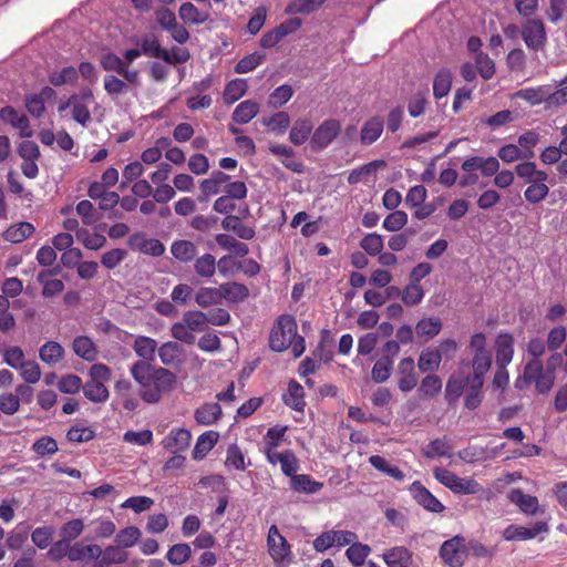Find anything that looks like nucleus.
Returning a JSON list of instances; mask_svg holds the SVG:
<instances>
[{
  "label": "nucleus",
  "mask_w": 567,
  "mask_h": 567,
  "mask_svg": "<svg viewBox=\"0 0 567 567\" xmlns=\"http://www.w3.org/2000/svg\"><path fill=\"white\" fill-rule=\"evenodd\" d=\"M131 375L138 384V395L146 403H157L164 394L171 393L177 385V375L164 367L136 361L130 368Z\"/></svg>",
  "instance_id": "1"
},
{
  "label": "nucleus",
  "mask_w": 567,
  "mask_h": 567,
  "mask_svg": "<svg viewBox=\"0 0 567 567\" xmlns=\"http://www.w3.org/2000/svg\"><path fill=\"white\" fill-rule=\"evenodd\" d=\"M298 330L295 318L290 315H282L278 318L277 326L270 333L269 346L274 351L282 352L291 346Z\"/></svg>",
  "instance_id": "2"
},
{
  "label": "nucleus",
  "mask_w": 567,
  "mask_h": 567,
  "mask_svg": "<svg viewBox=\"0 0 567 567\" xmlns=\"http://www.w3.org/2000/svg\"><path fill=\"white\" fill-rule=\"evenodd\" d=\"M268 554L277 565H288L292 558L291 545L284 537L277 525H271L267 535Z\"/></svg>",
  "instance_id": "3"
},
{
  "label": "nucleus",
  "mask_w": 567,
  "mask_h": 567,
  "mask_svg": "<svg viewBox=\"0 0 567 567\" xmlns=\"http://www.w3.org/2000/svg\"><path fill=\"white\" fill-rule=\"evenodd\" d=\"M520 35L526 47L534 52L544 50L547 43L546 27L540 19H527L522 24Z\"/></svg>",
  "instance_id": "4"
},
{
  "label": "nucleus",
  "mask_w": 567,
  "mask_h": 567,
  "mask_svg": "<svg viewBox=\"0 0 567 567\" xmlns=\"http://www.w3.org/2000/svg\"><path fill=\"white\" fill-rule=\"evenodd\" d=\"M440 557L450 567H462L467 557L464 537L455 536L445 540L440 547Z\"/></svg>",
  "instance_id": "5"
},
{
  "label": "nucleus",
  "mask_w": 567,
  "mask_h": 567,
  "mask_svg": "<svg viewBox=\"0 0 567 567\" xmlns=\"http://www.w3.org/2000/svg\"><path fill=\"white\" fill-rule=\"evenodd\" d=\"M341 124L338 120L328 118L323 121L311 136V147L316 151L324 150L339 135Z\"/></svg>",
  "instance_id": "6"
},
{
  "label": "nucleus",
  "mask_w": 567,
  "mask_h": 567,
  "mask_svg": "<svg viewBox=\"0 0 567 567\" xmlns=\"http://www.w3.org/2000/svg\"><path fill=\"white\" fill-rule=\"evenodd\" d=\"M302 22L299 18H291L278 27L267 31L260 39V47L264 49H271L276 47L285 37L297 31Z\"/></svg>",
  "instance_id": "7"
},
{
  "label": "nucleus",
  "mask_w": 567,
  "mask_h": 567,
  "mask_svg": "<svg viewBox=\"0 0 567 567\" xmlns=\"http://www.w3.org/2000/svg\"><path fill=\"white\" fill-rule=\"evenodd\" d=\"M548 532L549 526L547 522H536L530 527L512 524L503 530V538L507 542L529 540L539 534Z\"/></svg>",
  "instance_id": "8"
},
{
  "label": "nucleus",
  "mask_w": 567,
  "mask_h": 567,
  "mask_svg": "<svg viewBox=\"0 0 567 567\" xmlns=\"http://www.w3.org/2000/svg\"><path fill=\"white\" fill-rule=\"evenodd\" d=\"M398 388L401 392L412 391L419 382V375L415 371L413 358L406 357L400 360L396 368Z\"/></svg>",
  "instance_id": "9"
},
{
  "label": "nucleus",
  "mask_w": 567,
  "mask_h": 567,
  "mask_svg": "<svg viewBox=\"0 0 567 567\" xmlns=\"http://www.w3.org/2000/svg\"><path fill=\"white\" fill-rule=\"evenodd\" d=\"M413 499L431 513H442L444 505L419 481H414L409 488Z\"/></svg>",
  "instance_id": "10"
},
{
  "label": "nucleus",
  "mask_w": 567,
  "mask_h": 567,
  "mask_svg": "<svg viewBox=\"0 0 567 567\" xmlns=\"http://www.w3.org/2000/svg\"><path fill=\"white\" fill-rule=\"evenodd\" d=\"M462 171L465 173H472L475 171H481L482 176L492 177L495 176L499 169V162L496 157H482V156H472L466 158L462 163Z\"/></svg>",
  "instance_id": "11"
},
{
  "label": "nucleus",
  "mask_w": 567,
  "mask_h": 567,
  "mask_svg": "<svg viewBox=\"0 0 567 567\" xmlns=\"http://www.w3.org/2000/svg\"><path fill=\"white\" fill-rule=\"evenodd\" d=\"M471 384V375L463 372L452 373L445 384V400L451 405L466 391Z\"/></svg>",
  "instance_id": "12"
},
{
  "label": "nucleus",
  "mask_w": 567,
  "mask_h": 567,
  "mask_svg": "<svg viewBox=\"0 0 567 567\" xmlns=\"http://www.w3.org/2000/svg\"><path fill=\"white\" fill-rule=\"evenodd\" d=\"M192 434L187 429L176 427L163 439L162 445L171 453H181L188 449Z\"/></svg>",
  "instance_id": "13"
},
{
  "label": "nucleus",
  "mask_w": 567,
  "mask_h": 567,
  "mask_svg": "<svg viewBox=\"0 0 567 567\" xmlns=\"http://www.w3.org/2000/svg\"><path fill=\"white\" fill-rule=\"evenodd\" d=\"M549 85H538L535 87H526L514 93V97L527 102L530 106L545 105L549 110Z\"/></svg>",
  "instance_id": "14"
},
{
  "label": "nucleus",
  "mask_w": 567,
  "mask_h": 567,
  "mask_svg": "<svg viewBox=\"0 0 567 567\" xmlns=\"http://www.w3.org/2000/svg\"><path fill=\"white\" fill-rule=\"evenodd\" d=\"M56 96L55 91L50 86H44L40 93L33 94L25 100L28 112L35 117H40L45 111V102Z\"/></svg>",
  "instance_id": "15"
},
{
  "label": "nucleus",
  "mask_w": 567,
  "mask_h": 567,
  "mask_svg": "<svg viewBox=\"0 0 567 567\" xmlns=\"http://www.w3.org/2000/svg\"><path fill=\"white\" fill-rule=\"evenodd\" d=\"M384 121L381 116H372L364 122L360 132V143L371 145L382 135Z\"/></svg>",
  "instance_id": "16"
},
{
  "label": "nucleus",
  "mask_w": 567,
  "mask_h": 567,
  "mask_svg": "<svg viewBox=\"0 0 567 567\" xmlns=\"http://www.w3.org/2000/svg\"><path fill=\"white\" fill-rule=\"evenodd\" d=\"M496 364L508 365L514 355V338L511 333H499L495 341Z\"/></svg>",
  "instance_id": "17"
},
{
  "label": "nucleus",
  "mask_w": 567,
  "mask_h": 567,
  "mask_svg": "<svg viewBox=\"0 0 567 567\" xmlns=\"http://www.w3.org/2000/svg\"><path fill=\"white\" fill-rule=\"evenodd\" d=\"M219 290L221 295V301L226 300L229 303L243 302L250 295L246 285L236 281H228L219 285Z\"/></svg>",
  "instance_id": "18"
},
{
  "label": "nucleus",
  "mask_w": 567,
  "mask_h": 567,
  "mask_svg": "<svg viewBox=\"0 0 567 567\" xmlns=\"http://www.w3.org/2000/svg\"><path fill=\"white\" fill-rule=\"evenodd\" d=\"M282 401L295 411L303 412L306 406L303 386L296 380H291L287 391L282 394Z\"/></svg>",
  "instance_id": "19"
},
{
  "label": "nucleus",
  "mask_w": 567,
  "mask_h": 567,
  "mask_svg": "<svg viewBox=\"0 0 567 567\" xmlns=\"http://www.w3.org/2000/svg\"><path fill=\"white\" fill-rule=\"evenodd\" d=\"M508 498L526 515H535L539 509L538 498L536 496L525 494L519 488L512 489Z\"/></svg>",
  "instance_id": "20"
},
{
  "label": "nucleus",
  "mask_w": 567,
  "mask_h": 567,
  "mask_svg": "<svg viewBox=\"0 0 567 567\" xmlns=\"http://www.w3.org/2000/svg\"><path fill=\"white\" fill-rule=\"evenodd\" d=\"M548 174H538V179L528 183L529 186L524 192L526 202L538 204L543 202L549 194V187L546 185Z\"/></svg>",
  "instance_id": "21"
},
{
  "label": "nucleus",
  "mask_w": 567,
  "mask_h": 567,
  "mask_svg": "<svg viewBox=\"0 0 567 567\" xmlns=\"http://www.w3.org/2000/svg\"><path fill=\"white\" fill-rule=\"evenodd\" d=\"M412 551L404 546H395L383 554L388 567H409L412 563Z\"/></svg>",
  "instance_id": "22"
},
{
  "label": "nucleus",
  "mask_w": 567,
  "mask_h": 567,
  "mask_svg": "<svg viewBox=\"0 0 567 567\" xmlns=\"http://www.w3.org/2000/svg\"><path fill=\"white\" fill-rule=\"evenodd\" d=\"M194 272L202 279H212L217 271L216 257L209 252H206L199 257H195L193 260Z\"/></svg>",
  "instance_id": "23"
},
{
  "label": "nucleus",
  "mask_w": 567,
  "mask_h": 567,
  "mask_svg": "<svg viewBox=\"0 0 567 567\" xmlns=\"http://www.w3.org/2000/svg\"><path fill=\"white\" fill-rule=\"evenodd\" d=\"M55 270H42L38 274L37 280L42 285V296L45 298L54 297L64 290V284L60 279H51Z\"/></svg>",
  "instance_id": "24"
},
{
  "label": "nucleus",
  "mask_w": 567,
  "mask_h": 567,
  "mask_svg": "<svg viewBox=\"0 0 567 567\" xmlns=\"http://www.w3.org/2000/svg\"><path fill=\"white\" fill-rule=\"evenodd\" d=\"M178 16L185 24L189 25H199L209 19V13L207 11L199 10L192 2H184L179 7Z\"/></svg>",
  "instance_id": "25"
},
{
  "label": "nucleus",
  "mask_w": 567,
  "mask_h": 567,
  "mask_svg": "<svg viewBox=\"0 0 567 567\" xmlns=\"http://www.w3.org/2000/svg\"><path fill=\"white\" fill-rule=\"evenodd\" d=\"M100 557L101 559L94 565V567L124 564L128 559V554L118 545H109L102 549Z\"/></svg>",
  "instance_id": "26"
},
{
  "label": "nucleus",
  "mask_w": 567,
  "mask_h": 567,
  "mask_svg": "<svg viewBox=\"0 0 567 567\" xmlns=\"http://www.w3.org/2000/svg\"><path fill=\"white\" fill-rule=\"evenodd\" d=\"M442 320L437 317L422 318L416 322L415 333L425 341L435 338L442 330Z\"/></svg>",
  "instance_id": "27"
},
{
  "label": "nucleus",
  "mask_w": 567,
  "mask_h": 567,
  "mask_svg": "<svg viewBox=\"0 0 567 567\" xmlns=\"http://www.w3.org/2000/svg\"><path fill=\"white\" fill-rule=\"evenodd\" d=\"M171 252L173 257L181 262L187 264L195 259L198 249L197 246L186 239L175 240L171 246Z\"/></svg>",
  "instance_id": "28"
},
{
  "label": "nucleus",
  "mask_w": 567,
  "mask_h": 567,
  "mask_svg": "<svg viewBox=\"0 0 567 567\" xmlns=\"http://www.w3.org/2000/svg\"><path fill=\"white\" fill-rule=\"evenodd\" d=\"M221 416V408L218 403H205L194 413L196 422L200 425H212Z\"/></svg>",
  "instance_id": "29"
},
{
  "label": "nucleus",
  "mask_w": 567,
  "mask_h": 567,
  "mask_svg": "<svg viewBox=\"0 0 567 567\" xmlns=\"http://www.w3.org/2000/svg\"><path fill=\"white\" fill-rule=\"evenodd\" d=\"M102 554L101 546L96 544L83 545L75 543L70 548L69 559L71 561H80L84 559H99Z\"/></svg>",
  "instance_id": "30"
},
{
  "label": "nucleus",
  "mask_w": 567,
  "mask_h": 567,
  "mask_svg": "<svg viewBox=\"0 0 567 567\" xmlns=\"http://www.w3.org/2000/svg\"><path fill=\"white\" fill-rule=\"evenodd\" d=\"M75 354L85 361L92 362L97 357V348L93 340L86 336H79L72 344Z\"/></svg>",
  "instance_id": "31"
},
{
  "label": "nucleus",
  "mask_w": 567,
  "mask_h": 567,
  "mask_svg": "<svg viewBox=\"0 0 567 567\" xmlns=\"http://www.w3.org/2000/svg\"><path fill=\"white\" fill-rule=\"evenodd\" d=\"M133 349L137 357L142 359L141 361L150 362L155 358L157 341L146 336H138L134 341Z\"/></svg>",
  "instance_id": "32"
},
{
  "label": "nucleus",
  "mask_w": 567,
  "mask_h": 567,
  "mask_svg": "<svg viewBox=\"0 0 567 567\" xmlns=\"http://www.w3.org/2000/svg\"><path fill=\"white\" fill-rule=\"evenodd\" d=\"M259 112V104L252 100L240 102L233 112V121L237 124H247Z\"/></svg>",
  "instance_id": "33"
},
{
  "label": "nucleus",
  "mask_w": 567,
  "mask_h": 567,
  "mask_svg": "<svg viewBox=\"0 0 567 567\" xmlns=\"http://www.w3.org/2000/svg\"><path fill=\"white\" fill-rule=\"evenodd\" d=\"M544 370L545 368L540 360L528 361L524 368L523 377L515 381V386L519 390H524L529 386Z\"/></svg>",
  "instance_id": "34"
},
{
  "label": "nucleus",
  "mask_w": 567,
  "mask_h": 567,
  "mask_svg": "<svg viewBox=\"0 0 567 567\" xmlns=\"http://www.w3.org/2000/svg\"><path fill=\"white\" fill-rule=\"evenodd\" d=\"M452 72L443 68L439 70L433 80V95L436 100H441L449 95L452 87Z\"/></svg>",
  "instance_id": "35"
},
{
  "label": "nucleus",
  "mask_w": 567,
  "mask_h": 567,
  "mask_svg": "<svg viewBox=\"0 0 567 567\" xmlns=\"http://www.w3.org/2000/svg\"><path fill=\"white\" fill-rule=\"evenodd\" d=\"M290 487L296 492L315 494L323 487V483L315 481L308 474H296L290 480Z\"/></svg>",
  "instance_id": "36"
},
{
  "label": "nucleus",
  "mask_w": 567,
  "mask_h": 567,
  "mask_svg": "<svg viewBox=\"0 0 567 567\" xmlns=\"http://www.w3.org/2000/svg\"><path fill=\"white\" fill-rule=\"evenodd\" d=\"M35 228L31 223L21 221L10 226L4 233L3 238L7 241L18 244L29 238Z\"/></svg>",
  "instance_id": "37"
},
{
  "label": "nucleus",
  "mask_w": 567,
  "mask_h": 567,
  "mask_svg": "<svg viewBox=\"0 0 567 567\" xmlns=\"http://www.w3.org/2000/svg\"><path fill=\"white\" fill-rule=\"evenodd\" d=\"M313 125L309 118H298L295 121L289 140L295 145H302L310 136Z\"/></svg>",
  "instance_id": "38"
},
{
  "label": "nucleus",
  "mask_w": 567,
  "mask_h": 567,
  "mask_svg": "<svg viewBox=\"0 0 567 567\" xmlns=\"http://www.w3.org/2000/svg\"><path fill=\"white\" fill-rule=\"evenodd\" d=\"M423 455L426 458L451 457L452 456V446L449 443L447 436L432 440L423 449Z\"/></svg>",
  "instance_id": "39"
},
{
  "label": "nucleus",
  "mask_w": 567,
  "mask_h": 567,
  "mask_svg": "<svg viewBox=\"0 0 567 567\" xmlns=\"http://www.w3.org/2000/svg\"><path fill=\"white\" fill-rule=\"evenodd\" d=\"M442 362L435 348H427L421 352L417 359V368L422 373L437 371Z\"/></svg>",
  "instance_id": "40"
},
{
  "label": "nucleus",
  "mask_w": 567,
  "mask_h": 567,
  "mask_svg": "<svg viewBox=\"0 0 567 567\" xmlns=\"http://www.w3.org/2000/svg\"><path fill=\"white\" fill-rule=\"evenodd\" d=\"M157 351L161 362L169 367L179 361V357L183 354V347L178 342L167 341L157 348Z\"/></svg>",
  "instance_id": "41"
},
{
  "label": "nucleus",
  "mask_w": 567,
  "mask_h": 567,
  "mask_svg": "<svg viewBox=\"0 0 567 567\" xmlns=\"http://www.w3.org/2000/svg\"><path fill=\"white\" fill-rule=\"evenodd\" d=\"M218 437L219 435L215 431H208L199 435L193 450V457L195 460L205 457L213 450L218 441Z\"/></svg>",
  "instance_id": "42"
},
{
  "label": "nucleus",
  "mask_w": 567,
  "mask_h": 567,
  "mask_svg": "<svg viewBox=\"0 0 567 567\" xmlns=\"http://www.w3.org/2000/svg\"><path fill=\"white\" fill-rule=\"evenodd\" d=\"M195 302L200 308L221 303L219 287H202L195 292Z\"/></svg>",
  "instance_id": "43"
},
{
  "label": "nucleus",
  "mask_w": 567,
  "mask_h": 567,
  "mask_svg": "<svg viewBox=\"0 0 567 567\" xmlns=\"http://www.w3.org/2000/svg\"><path fill=\"white\" fill-rule=\"evenodd\" d=\"M471 365L473 369V372L468 373L471 379L484 381V377L492 365L491 352L474 353Z\"/></svg>",
  "instance_id": "44"
},
{
  "label": "nucleus",
  "mask_w": 567,
  "mask_h": 567,
  "mask_svg": "<svg viewBox=\"0 0 567 567\" xmlns=\"http://www.w3.org/2000/svg\"><path fill=\"white\" fill-rule=\"evenodd\" d=\"M484 381L471 379V384L465 391L464 406L468 410L477 409L483 401Z\"/></svg>",
  "instance_id": "45"
},
{
  "label": "nucleus",
  "mask_w": 567,
  "mask_h": 567,
  "mask_svg": "<svg viewBox=\"0 0 567 567\" xmlns=\"http://www.w3.org/2000/svg\"><path fill=\"white\" fill-rule=\"evenodd\" d=\"M248 90L247 81L244 79H235L229 81L224 90V101L226 104H233L241 99Z\"/></svg>",
  "instance_id": "46"
},
{
  "label": "nucleus",
  "mask_w": 567,
  "mask_h": 567,
  "mask_svg": "<svg viewBox=\"0 0 567 567\" xmlns=\"http://www.w3.org/2000/svg\"><path fill=\"white\" fill-rule=\"evenodd\" d=\"M83 393L87 400L94 403H104L110 396L109 390L104 383L92 380L86 381L83 385Z\"/></svg>",
  "instance_id": "47"
},
{
  "label": "nucleus",
  "mask_w": 567,
  "mask_h": 567,
  "mask_svg": "<svg viewBox=\"0 0 567 567\" xmlns=\"http://www.w3.org/2000/svg\"><path fill=\"white\" fill-rule=\"evenodd\" d=\"M327 0H293L285 9L287 14H310L320 9Z\"/></svg>",
  "instance_id": "48"
},
{
  "label": "nucleus",
  "mask_w": 567,
  "mask_h": 567,
  "mask_svg": "<svg viewBox=\"0 0 567 567\" xmlns=\"http://www.w3.org/2000/svg\"><path fill=\"white\" fill-rule=\"evenodd\" d=\"M76 239L91 250H99L106 244V237L99 233H91L86 228L78 229Z\"/></svg>",
  "instance_id": "49"
},
{
  "label": "nucleus",
  "mask_w": 567,
  "mask_h": 567,
  "mask_svg": "<svg viewBox=\"0 0 567 567\" xmlns=\"http://www.w3.org/2000/svg\"><path fill=\"white\" fill-rule=\"evenodd\" d=\"M64 355L63 347L55 341L45 342L39 350L40 359L49 364L58 363Z\"/></svg>",
  "instance_id": "50"
},
{
  "label": "nucleus",
  "mask_w": 567,
  "mask_h": 567,
  "mask_svg": "<svg viewBox=\"0 0 567 567\" xmlns=\"http://www.w3.org/2000/svg\"><path fill=\"white\" fill-rule=\"evenodd\" d=\"M442 386V379L439 375L431 373L421 380L417 391L422 398H433L441 392Z\"/></svg>",
  "instance_id": "51"
},
{
  "label": "nucleus",
  "mask_w": 567,
  "mask_h": 567,
  "mask_svg": "<svg viewBox=\"0 0 567 567\" xmlns=\"http://www.w3.org/2000/svg\"><path fill=\"white\" fill-rule=\"evenodd\" d=\"M497 156L504 163L509 164V163H513L520 158L529 159L530 157L534 156V152L533 151L522 152L519 146H517L515 144H506L497 151Z\"/></svg>",
  "instance_id": "52"
},
{
  "label": "nucleus",
  "mask_w": 567,
  "mask_h": 567,
  "mask_svg": "<svg viewBox=\"0 0 567 567\" xmlns=\"http://www.w3.org/2000/svg\"><path fill=\"white\" fill-rule=\"evenodd\" d=\"M141 51L142 54L161 60L166 59L167 56L166 49L161 47L158 39L153 34L146 35L142 39Z\"/></svg>",
  "instance_id": "53"
},
{
  "label": "nucleus",
  "mask_w": 567,
  "mask_h": 567,
  "mask_svg": "<svg viewBox=\"0 0 567 567\" xmlns=\"http://www.w3.org/2000/svg\"><path fill=\"white\" fill-rule=\"evenodd\" d=\"M371 548L365 544L354 540L346 551L349 561L354 567H360L364 564L367 557L370 555Z\"/></svg>",
  "instance_id": "54"
},
{
  "label": "nucleus",
  "mask_w": 567,
  "mask_h": 567,
  "mask_svg": "<svg viewBox=\"0 0 567 567\" xmlns=\"http://www.w3.org/2000/svg\"><path fill=\"white\" fill-rule=\"evenodd\" d=\"M140 239L138 249L146 255L158 257L165 251L163 243L156 238H145L143 235H135L132 237L133 240Z\"/></svg>",
  "instance_id": "55"
},
{
  "label": "nucleus",
  "mask_w": 567,
  "mask_h": 567,
  "mask_svg": "<svg viewBox=\"0 0 567 567\" xmlns=\"http://www.w3.org/2000/svg\"><path fill=\"white\" fill-rule=\"evenodd\" d=\"M401 300L406 307H413L419 305L424 298V290L421 285L409 282L401 290Z\"/></svg>",
  "instance_id": "56"
},
{
  "label": "nucleus",
  "mask_w": 567,
  "mask_h": 567,
  "mask_svg": "<svg viewBox=\"0 0 567 567\" xmlns=\"http://www.w3.org/2000/svg\"><path fill=\"white\" fill-rule=\"evenodd\" d=\"M266 59V54L262 52H254L240 59L235 65V72L238 74H245L254 71L257 66H259L264 60Z\"/></svg>",
  "instance_id": "57"
},
{
  "label": "nucleus",
  "mask_w": 567,
  "mask_h": 567,
  "mask_svg": "<svg viewBox=\"0 0 567 567\" xmlns=\"http://www.w3.org/2000/svg\"><path fill=\"white\" fill-rule=\"evenodd\" d=\"M192 556V548L188 544L181 543L173 545L167 554L166 558L172 565H183L185 564Z\"/></svg>",
  "instance_id": "58"
},
{
  "label": "nucleus",
  "mask_w": 567,
  "mask_h": 567,
  "mask_svg": "<svg viewBox=\"0 0 567 567\" xmlns=\"http://www.w3.org/2000/svg\"><path fill=\"white\" fill-rule=\"evenodd\" d=\"M78 81V70L74 66H65L60 72H51L49 74V82L53 86H61L63 84H75Z\"/></svg>",
  "instance_id": "59"
},
{
  "label": "nucleus",
  "mask_w": 567,
  "mask_h": 567,
  "mask_svg": "<svg viewBox=\"0 0 567 567\" xmlns=\"http://www.w3.org/2000/svg\"><path fill=\"white\" fill-rule=\"evenodd\" d=\"M141 530L136 526H127L115 536V543L123 549L133 547L141 538Z\"/></svg>",
  "instance_id": "60"
},
{
  "label": "nucleus",
  "mask_w": 567,
  "mask_h": 567,
  "mask_svg": "<svg viewBox=\"0 0 567 567\" xmlns=\"http://www.w3.org/2000/svg\"><path fill=\"white\" fill-rule=\"evenodd\" d=\"M475 68L484 80H491L496 72L494 61L484 52L476 54Z\"/></svg>",
  "instance_id": "61"
},
{
  "label": "nucleus",
  "mask_w": 567,
  "mask_h": 567,
  "mask_svg": "<svg viewBox=\"0 0 567 567\" xmlns=\"http://www.w3.org/2000/svg\"><path fill=\"white\" fill-rule=\"evenodd\" d=\"M506 65L511 72L523 73L526 69V54L520 48H515L507 53Z\"/></svg>",
  "instance_id": "62"
},
{
  "label": "nucleus",
  "mask_w": 567,
  "mask_h": 567,
  "mask_svg": "<svg viewBox=\"0 0 567 567\" xmlns=\"http://www.w3.org/2000/svg\"><path fill=\"white\" fill-rule=\"evenodd\" d=\"M183 322L194 332H202L206 329V313L202 311H186L183 315Z\"/></svg>",
  "instance_id": "63"
},
{
  "label": "nucleus",
  "mask_w": 567,
  "mask_h": 567,
  "mask_svg": "<svg viewBox=\"0 0 567 567\" xmlns=\"http://www.w3.org/2000/svg\"><path fill=\"white\" fill-rule=\"evenodd\" d=\"M383 246V237L377 233L365 235L360 241V247L370 256L379 255Z\"/></svg>",
  "instance_id": "64"
}]
</instances>
